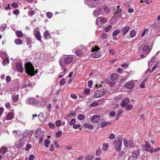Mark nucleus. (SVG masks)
<instances>
[{
    "instance_id": "obj_1",
    "label": "nucleus",
    "mask_w": 160,
    "mask_h": 160,
    "mask_svg": "<svg viewBox=\"0 0 160 160\" xmlns=\"http://www.w3.org/2000/svg\"><path fill=\"white\" fill-rule=\"evenodd\" d=\"M73 60L72 58L70 56L64 57L63 58L59 60V64L63 68L62 69L64 70V72L66 71V66L70 64Z\"/></svg>"
},
{
    "instance_id": "obj_2",
    "label": "nucleus",
    "mask_w": 160,
    "mask_h": 160,
    "mask_svg": "<svg viewBox=\"0 0 160 160\" xmlns=\"http://www.w3.org/2000/svg\"><path fill=\"white\" fill-rule=\"evenodd\" d=\"M25 72L31 76L34 75L37 72L35 71L33 66L30 62H27L25 65Z\"/></svg>"
},
{
    "instance_id": "obj_3",
    "label": "nucleus",
    "mask_w": 160,
    "mask_h": 160,
    "mask_svg": "<svg viewBox=\"0 0 160 160\" xmlns=\"http://www.w3.org/2000/svg\"><path fill=\"white\" fill-rule=\"evenodd\" d=\"M99 49L100 48L98 46H95L93 47L92 49V52L96 51V52L91 54L92 57L96 58H98L100 57L101 56V53L98 51Z\"/></svg>"
},
{
    "instance_id": "obj_4",
    "label": "nucleus",
    "mask_w": 160,
    "mask_h": 160,
    "mask_svg": "<svg viewBox=\"0 0 160 160\" xmlns=\"http://www.w3.org/2000/svg\"><path fill=\"white\" fill-rule=\"evenodd\" d=\"M92 0H84L85 4L90 8L96 7L97 3L94 2Z\"/></svg>"
},
{
    "instance_id": "obj_5",
    "label": "nucleus",
    "mask_w": 160,
    "mask_h": 160,
    "mask_svg": "<svg viewBox=\"0 0 160 160\" xmlns=\"http://www.w3.org/2000/svg\"><path fill=\"white\" fill-rule=\"evenodd\" d=\"M37 100L33 98H29L26 101V103L28 104H32L35 105L37 104Z\"/></svg>"
},
{
    "instance_id": "obj_6",
    "label": "nucleus",
    "mask_w": 160,
    "mask_h": 160,
    "mask_svg": "<svg viewBox=\"0 0 160 160\" xmlns=\"http://www.w3.org/2000/svg\"><path fill=\"white\" fill-rule=\"evenodd\" d=\"M142 48L143 52L145 54L148 53L150 50L149 46L148 45H142L139 47V49Z\"/></svg>"
},
{
    "instance_id": "obj_7",
    "label": "nucleus",
    "mask_w": 160,
    "mask_h": 160,
    "mask_svg": "<svg viewBox=\"0 0 160 160\" xmlns=\"http://www.w3.org/2000/svg\"><path fill=\"white\" fill-rule=\"evenodd\" d=\"M100 119V117L99 115H95L92 116L91 117V120L92 122L97 123L99 122Z\"/></svg>"
},
{
    "instance_id": "obj_8",
    "label": "nucleus",
    "mask_w": 160,
    "mask_h": 160,
    "mask_svg": "<svg viewBox=\"0 0 160 160\" xmlns=\"http://www.w3.org/2000/svg\"><path fill=\"white\" fill-rule=\"evenodd\" d=\"M105 94L104 91L102 90H97L94 93V96L96 98L103 96Z\"/></svg>"
},
{
    "instance_id": "obj_9",
    "label": "nucleus",
    "mask_w": 160,
    "mask_h": 160,
    "mask_svg": "<svg viewBox=\"0 0 160 160\" xmlns=\"http://www.w3.org/2000/svg\"><path fill=\"white\" fill-rule=\"evenodd\" d=\"M32 83L28 80H25L24 83L22 86V88H27L28 87L31 88L32 87Z\"/></svg>"
},
{
    "instance_id": "obj_10",
    "label": "nucleus",
    "mask_w": 160,
    "mask_h": 160,
    "mask_svg": "<svg viewBox=\"0 0 160 160\" xmlns=\"http://www.w3.org/2000/svg\"><path fill=\"white\" fill-rule=\"evenodd\" d=\"M134 82L132 81H128L125 85V88L129 89H132L134 87Z\"/></svg>"
},
{
    "instance_id": "obj_11",
    "label": "nucleus",
    "mask_w": 160,
    "mask_h": 160,
    "mask_svg": "<svg viewBox=\"0 0 160 160\" xmlns=\"http://www.w3.org/2000/svg\"><path fill=\"white\" fill-rule=\"evenodd\" d=\"M124 143L126 147H132L134 146L133 143L132 141H128L127 140L125 139L124 140Z\"/></svg>"
},
{
    "instance_id": "obj_12",
    "label": "nucleus",
    "mask_w": 160,
    "mask_h": 160,
    "mask_svg": "<svg viewBox=\"0 0 160 160\" xmlns=\"http://www.w3.org/2000/svg\"><path fill=\"white\" fill-rule=\"evenodd\" d=\"M34 34L37 40L42 43V41L41 40V37L40 31L38 30H36L34 33Z\"/></svg>"
},
{
    "instance_id": "obj_13",
    "label": "nucleus",
    "mask_w": 160,
    "mask_h": 160,
    "mask_svg": "<svg viewBox=\"0 0 160 160\" xmlns=\"http://www.w3.org/2000/svg\"><path fill=\"white\" fill-rule=\"evenodd\" d=\"M107 19L103 17H100L98 18L96 20V23L97 24L98 22H100L101 24H102L106 22Z\"/></svg>"
},
{
    "instance_id": "obj_14",
    "label": "nucleus",
    "mask_w": 160,
    "mask_h": 160,
    "mask_svg": "<svg viewBox=\"0 0 160 160\" xmlns=\"http://www.w3.org/2000/svg\"><path fill=\"white\" fill-rule=\"evenodd\" d=\"M16 69L17 71L21 73L23 72V69L22 64H17L16 66Z\"/></svg>"
},
{
    "instance_id": "obj_15",
    "label": "nucleus",
    "mask_w": 160,
    "mask_h": 160,
    "mask_svg": "<svg viewBox=\"0 0 160 160\" xmlns=\"http://www.w3.org/2000/svg\"><path fill=\"white\" fill-rule=\"evenodd\" d=\"M130 102V100L128 98L123 99L121 103L122 107H125L126 105Z\"/></svg>"
},
{
    "instance_id": "obj_16",
    "label": "nucleus",
    "mask_w": 160,
    "mask_h": 160,
    "mask_svg": "<svg viewBox=\"0 0 160 160\" xmlns=\"http://www.w3.org/2000/svg\"><path fill=\"white\" fill-rule=\"evenodd\" d=\"M130 29V27L127 25L123 27L122 30V34L125 35L128 32Z\"/></svg>"
},
{
    "instance_id": "obj_17",
    "label": "nucleus",
    "mask_w": 160,
    "mask_h": 160,
    "mask_svg": "<svg viewBox=\"0 0 160 160\" xmlns=\"http://www.w3.org/2000/svg\"><path fill=\"white\" fill-rule=\"evenodd\" d=\"M142 147L144 148V150L147 151H151V145L148 143L146 142L145 145H142Z\"/></svg>"
},
{
    "instance_id": "obj_18",
    "label": "nucleus",
    "mask_w": 160,
    "mask_h": 160,
    "mask_svg": "<svg viewBox=\"0 0 160 160\" xmlns=\"http://www.w3.org/2000/svg\"><path fill=\"white\" fill-rule=\"evenodd\" d=\"M132 156L135 158H137L139 155V151L137 149L134 151L132 153Z\"/></svg>"
},
{
    "instance_id": "obj_19",
    "label": "nucleus",
    "mask_w": 160,
    "mask_h": 160,
    "mask_svg": "<svg viewBox=\"0 0 160 160\" xmlns=\"http://www.w3.org/2000/svg\"><path fill=\"white\" fill-rule=\"evenodd\" d=\"M101 13V10L100 9L95 10L93 12V15L96 17L98 16Z\"/></svg>"
},
{
    "instance_id": "obj_20",
    "label": "nucleus",
    "mask_w": 160,
    "mask_h": 160,
    "mask_svg": "<svg viewBox=\"0 0 160 160\" xmlns=\"http://www.w3.org/2000/svg\"><path fill=\"white\" fill-rule=\"evenodd\" d=\"M118 78V76L117 74H112L110 76V79L113 81L116 80Z\"/></svg>"
},
{
    "instance_id": "obj_21",
    "label": "nucleus",
    "mask_w": 160,
    "mask_h": 160,
    "mask_svg": "<svg viewBox=\"0 0 160 160\" xmlns=\"http://www.w3.org/2000/svg\"><path fill=\"white\" fill-rule=\"evenodd\" d=\"M44 35L45 39H48L50 38L51 36L48 31L46 30L44 33Z\"/></svg>"
},
{
    "instance_id": "obj_22",
    "label": "nucleus",
    "mask_w": 160,
    "mask_h": 160,
    "mask_svg": "<svg viewBox=\"0 0 160 160\" xmlns=\"http://www.w3.org/2000/svg\"><path fill=\"white\" fill-rule=\"evenodd\" d=\"M75 53L77 56L80 57L83 53V51L82 49H78L77 50V51H76Z\"/></svg>"
},
{
    "instance_id": "obj_23",
    "label": "nucleus",
    "mask_w": 160,
    "mask_h": 160,
    "mask_svg": "<svg viewBox=\"0 0 160 160\" xmlns=\"http://www.w3.org/2000/svg\"><path fill=\"white\" fill-rule=\"evenodd\" d=\"M7 148L6 147L3 146L0 149V153L3 154L7 152Z\"/></svg>"
},
{
    "instance_id": "obj_24",
    "label": "nucleus",
    "mask_w": 160,
    "mask_h": 160,
    "mask_svg": "<svg viewBox=\"0 0 160 160\" xmlns=\"http://www.w3.org/2000/svg\"><path fill=\"white\" fill-rule=\"evenodd\" d=\"M105 82L107 84L111 85L112 86H113L115 85V82L110 81L109 79H107L105 81Z\"/></svg>"
},
{
    "instance_id": "obj_25",
    "label": "nucleus",
    "mask_w": 160,
    "mask_h": 160,
    "mask_svg": "<svg viewBox=\"0 0 160 160\" xmlns=\"http://www.w3.org/2000/svg\"><path fill=\"white\" fill-rule=\"evenodd\" d=\"M118 146H115V147L116 149V150L118 152H119L120 151V150L121 149V141L119 140L118 142Z\"/></svg>"
},
{
    "instance_id": "obj_26",
    "label": "nucleus",
    "mask_w": 160,
    "mask_h": 160,
    "mask_svg": "<svg viewBox=\"0 0 160 160\" xmlns=\"http://www.w3.org/2000/svg\"><path fill=\"white\" fill-rule=\"evenodd\" d=\"M13 115L12 113L9 112L7 115L6 117L8 120H10L13 118Z\"/></svg>"
},
{
    "instance_id": "obj_27",
    "label": "nucleus",
    "mask_w": 160,
    "mask_h": 160,
    "mask_svg": "<svg viewBox=\"0 0 160 160\" xmlns=\"http://www.w3.org/2000/svg\"><path fill=\"white\" fill-rule=\"evenodd\" d=\"M16 33L18 37L22 38L23 37V33L21 31H17Z\"/></svg>"
},
{
    "instance_id": "obj_28",
    "label": "nucleus",
    "mask_w": 160,
    "mask_h": 160,
    "mask_svg": "<svg viewBox=\"0 0 160 160\" xmlns=\"http://www.w3.org/2000/svg\"><path fill=\"white\" fill-rule=\"evenodd\" d=\"M119 140L121 141V144H122V139L120 137V138H119L117 141L114 140L113 142V144L114 145V146H118V142L119 141Z\"/></svg>"
},
{
    "instance_id": "obj_29",
    "label": "nucleus",
    "mask_w": 160,
    "mask_h": 160,
    "mask_svg": "<svg viewBox=\"0 0 160 160\" xmlns=\"http://www.w3.org/2000/svg\"><path fill=\"white\" fill-rule=\"evenodd\" d=\"M12 99L14 102H17L19 99V95H12Z\"/></svg>"
},
{
    "instance_id": "obj_30",
    "label": "nucleus",
    "mask_w": 160,
    "mask_h": 160,
    "mask_svg": "<svg viewBox=\"0 0 160 160\" xmlns=\"http://www.w3.org/2000/svg\"><path fill=\"white\" fill-rule=\"evenodd\" d=\"M14 41L15 43L18 45H21L22 43V40L19 38L15 39Z\"/></svg>"
},
{
    "instance_id": "obj_31",
    "label": "nucleus",
    "mask_w": 160,
    "mask_h": 160,
    "mask_svg": "<svg viewBox=\"0 0 160 160\" xmlns=\"http://www.w3.org/2000/svg\"><path fill=\"white\" fill-rule=\"evenodd\" d=\"M9 60L8 58H4L2 61V64L3 65H5L6 64L9 63Z\"/></svg>"
},
{
    "instance_id": "obj_32",
    "label": "nucleus",
    "mask_w": 160,
    "mask_h": 160,
    "mask_svg": "<svg viewBox=\"0 0 160 160\" xmlns=\"http://www.w3.org/2000/svg\"><path fill=\"white\" fill-rule=\"evenodd\" d=\"M130 34V37L131 38H133L136 36V32L135 31H134L133 30H132L131 31Z\"/></svg>"
},
{
    "instance_id": "obj_33",
    "label": "nucleus",
    "mask_w": 160,
    "mask_h": 160,
    "mask_svg": "<svg viewBox=\"0 0 160 160\" xmlns=\"http://www.w3.org/2000/svg\"><path fill=\"white\" fill-rule=\"evenodd\" d=\"M108 145L107 143H104L103 144L102 149L104 151H106L108 149Z\"/></svg>"
},
{
    "instance_id": "obj_34",
    "label": "nucleus",
    "mask_w": 160,
    "mask_h": 160,
    "mask_svg": "<svg viewBox=\"0 0 160 160\" xmlns=\"http://www.w3.org/2000/svg\"><path fill=\"white\" fill-rule=\"evenodd\" d=\"M50 143V141L48 139H46L44 141V145L46 148L49 147V144Z\"/></svg>"
},
{
    "instance_id": "obj_35",
    "label": "nucleus",
    "mask_w": 160,
    "mask_h": 160,
    "mask_svg": "<svg viewBox=\"0 0 160 160\" xmlns=\"http://www.w3.org/2000/svg\"><path fill=\"white\" fill-rule=\"evenodd\" d=\"M93 158V156L90 155H88L85 157L86 160H92Z\"/></svg>"
},
{
    "instance_id": "obj_36",
    "label": "nucleus",
    "mask_w": 160,
    "mask_h": 160,
    "mask_svg": "<svg viewBox=\"0 0 160 160\" xmlns=\"http://www.w3.org/2000/svg\"><path fill=\"white\" fill-rule=\"evenodd\" d=\"M120 31L119 30H116L114 31L112 33V36H116L118 35L120 33Z\"/></svg>"
},
{
    "instance_id": "obj_37",
    "label": "nucleus",
    "mask_w": 160,
    "mask_h": 160,
    "mask_svg": "<svg viewBox=\"0 0 160 160\" xmlns=\"http://www.w3.org/2000/svg\"><path fill=\"white\" fill-rule=\"evenodd\" d=\"M85 118V116L82 114H79L78 116V119L80 120H83Z\"/></svg>"
},
{
    "instance_id": "obj_38",
    "label": "nucleus",
    "mask_w": 160,
    "mask_h": 160,
    "mask_svg": "<svg viewBox=\"0 0 160 160\" xmlns=\"http://www.w3.org/2000/svg\"><path fill=\"white\" fill-rule=\"evenodd\" d=\"M122 111L120 110L118 111V113L117 114L116 117V119L118 120L119 119L120 116L121 115V114L122 113Z\"/></svg>"
},
{
    "instance_id": "obj_39",
    "label": "nucleus",
    "mask_w": 160,
    "mask_h": 160,
    "mask_svg": "<svg viewBox=\"0 0 160 160\" xmlns=\"http://www.w3.org/2000/svg\"><path fill=\"white\" fill-rule=\"evenodd\" d=\"M133 106L131 104H129L128 105L126 108V110H131L133 108Z\"/></svg>"
},
{
    "instance_id": "obj_40",
    "label": "nucleus",
    "mask_w": 160,
    "mask_h": 160,
    "mask_svg": "<svg viewBox=\"0 0 160 160\" xmlns=\"http://www.w3.org/2000/svg\"><path fill=\"white\" fill-rule=\"evenodd\" d=\"M84 126L88 128L92 129L93 128V126L92 125L87 123H85Z\"/></svg>"
},
{
    "instance_id": "obj_41",
    "label": "nucleus",
    "mask_w": 160,
    "mask_h": 160,
    "mask_svg": "<svg viewBox=\"0 0 160 160\" xmlns=\"http://www.w3.org/2000/svg\"><path fill=\"white\" fill-rule=\"evenodd\" d=\"M62 134V132L61 131H59L56 133V136L57 138H59L61 136Z\"/></svg>"
},
{
    "instance_id": "obj_42",
    "label": "nucleus",
    "mask_w": 160,
    "mask_h": 160,
    "mask_svg": "<svg viewBox=\"0 0 160 160\" xmlns=\"http://www.w3.org/2000/svg\"><path fill=\"white\" fill-rule=\"evenodd\" d=\"M35 12L33 10H31L28 12V15L30 16H33L35 14Z\"/></svg>"
},
{
    "instance_id": "obj_43",
    "label": "nucleus",
    "mask_w": 160,
    "mask_h": 160,
    "mask_svg": "<svg viewBox=\"0 0 160 160\" xmlns=\"http://www.w3.org/2000/svg\"><path fill=\"white\" fill-rule=\"evenodd\" d=\"M112 25H109L108 26L105 28V31L106 32H108L112 28Z\"/></svg>"
},
{
    "instance_id": "obj_44",
    "label": "nucleus",
    "mask_w": 160,
    "mask_h": 160,
    "mask_svg": "<svg viewBox=\"0 0 160 160\" xmlns=\"http://www.w3.org/2000/svg\"><path fill=\"white\" fill-rule=\"evenodd\" d=\"M104 11L106 13H108L110 11V8L107 6H105L104 7Z\"/></svg>"
},
{
    "instance_id": "obj_45",
    "label": "nucleus",
    "mask_w": 160,
    "mask_h": 160,
    "mask_svg": "<svg viewBox=\"0 0 160 160\" xmlns=\"http://www.w3.org/2000/svg\"><path fill=\"white\" fill-rule=\"evenodd\" d=\"M13 14L17 15L20 13V12L18 9H16L13 11Z\"/></svg>"
},
{
    "instance_id": "obj_46",
    "label": "nucleus",
    "mask_w": 160,
    "mask_h": 160,
    "mask_svg": "<svg viewBox=\"0 0 160 160\" xmlns=\"http://www.w3.org/2000/svg\"><path fill=\"white\" fill-rule=\"evenodd\" d=\"M47 16L48 18H50L52 16V14L50 12H48L47 13Z\"/></svg>"
},
{
    "instance_id": "obj_47",
    "label": "nucleus",
    "mask_w": 160,
    "mask_h": 160,
    "mask_svg": "<svg viewBox=\"0 0 160 160\" xmlns=\"http://www.w3.org/2000/svg\"><path fill=\"white\" fill-rule=\"evenodd\" d=\"M107 34L106 33H103L101 35V38L102 39H104L106 38L107 37Z\"/></svg>"
},
{
    "instance_id": "obj_48",
    "label": "nucleus",
    "mask_w": 160,
    "mask_h": 160,
    "mask_svg": "<svg viewBox=\"0 0 160 160\" xmlns=\"http://www.w3.org/2000/svg\"><path fill=\"white\" fill-rule=\"evenodd\" d=\"M11 6L14 8H16L18 7V4L16 2H13L11 4Z\"/></svg>"
},
{
    "instance_id": "obj_49",
    "label": "nucleus",
    "mask_w": 160,
    "mask_h": 160,
    "mask_svg": "<svg viewBox=\"0 0 160 160\" xmlns=\"http://www.w3.org/2000/svg\"><path fill=\"white\" fill-rule=\"evenodd\" d=\"M61 121L60 120L57 121L56 122V126L58 127L60 126L61 125Z\"/></svg>"
},
{
    "instance_id": "obj_50",
    "label": "nucleus",
    "mask_w": 160,
    "mask_h": 160,
    "mask_svg": "<svg viewBox=\"0 0 160 160\" xmlns=\"http://www.w3.org/2000/svg\"><path fill=\"white\" fill-rule=\"evenodd\" d=\"M158 63H156L153 67H152V70H151V71H153L155 70V69L158 68Z\"/></svg>"
},
{
    "instance_id": "obj_51",
    "label": "nucleus",
    "mask_w": 160,
    "mask_h": 160,
    "mask_svg": "<svg viewBox=\"0 0 160 160\" xmlns=\"http://www.w3.org/2000/svg\"><path fill=\"white\" fill-rule=\"evenodd\" d=\"M40 133H41V134L42 135H41V137L40 138V139L39 140V143H40L42 142V141L43 140V138L42 137L43 136L44 134H43V133L42 132H41Z\"/></svg>"
},
{
    "instance_id": "obj_52",
    "label": "nucleus",
    "mask_w": 160,
    "mask_h": 160,
    "mask_svg": "<svg viewBox=\"0 0 160 160\" xmlns=\"http://www.w3.org/2000/svg\"><path fill=\"white\" fill-rule=\"evenodd\" d=\"M115 138V136L114 134L112 133H111L110 135L109 138L111 140H112L114 139Z\"/></svg>"
},
{
    "instance_id": "obj_53",
    "label": "nucleus",
    "mask_w": 160,
    "mask_h": 160,
    "mask_svg": "<svg viewBox=\"0 0 160 160\" xmlns=\"http://www.w3.org/2000/svg\"><path fill=\"white\" fill-rule=\"evenodd\" d=\"M75 122V119H72L70 121L69 124L71 125H74V123Z\"/></svg>"
},
{
    "instance_id": "obj_54",
    "label": "nucleus",
    "mask_w": 160,
    "mask_h": 160,
    "mask_svg": "<svg viewBox=\"0 0 160 160\" xmlns=\"http://www.w3.org/2000/svg\"><path fill=\"white\" fill-rule=\"evenodd\" d=\"M119 152L118 155L119 157H122L124 155V152L123 151H119L118 152Z\"/></svg>"
},
{
    "instance_id": "obj_55",
    "label": "nucleus",
    "mask_w": 160,
    "mask_h": 160,
    "mask_svg": "<svg viewBox=\"0 0 160 160\" xmlns=\"http://www.w3.org/2000/svg\"><path fill=\"white\" fill-rule=\"evenodd\" d=\"M116 113L114 111H112L110 112L109 115L112 117H114L115 116Z\"/></svg>"
},
{
    "instance_id": "obj_56",
    "label": "nucleus",
    "mask_w": 160,
    "mask_h": 160,
    "mask_svg": "<svg viewBox=\"0 0 160 160\" xmlns=\"http://www.w3.org/2000/svg\"><path fill=\"white\" fill-rule=\"evenodd\" d=\"M108 124V122H102L101 125V127L102 128H103L105 126H106V125H107Z\"/></svg>"
},
{
    "instance_id": "obj_57",
    "label": "nucleus",
    "mask_w": 160,
    "mask_h": 160,
    "mask_svg": "<svg viewBox=\"0 0 160 160\" xmlns=\"http://www.w3.org/2000/svg\"><path fill=\"white\" fill-rule=\"evenodd\" d=\"M81 127V126L79 124H74L73 126V127L74 129H77Z\"/></svg>"
},
{
    "instance_id": "obj_58",
    "label": "nucleus",
    "mask_w": 160,
    "mask_h": 160,
    "mask_svg": "<svg viewBox=\"0 0 160 160\" xmlns=\"http://www.w3.org/2000/svg\"><path fill=\"white\" fill-rule=\"evenodd\" d=\"M71 97L72 98L74 99H76L77 98V96L74 93H71Z\"/></svg>"
},
{
    "instance_id": "obj_59",
    "label": "nucleus",
    "mask_w": 160,
    "mask_h": 160,
    "mask_svg": "<svg viewBox=\"0 0 160 160\" xmlns=\"http://www.w3.org/2000/svg\"><path fill=\"white\" fill-rule=\"evenodd\" d=\"M65 83V80L64 79H62L60 82L61 85H63Z\"/></svg>"
},
{
    "instance_id": "obj_60",
    "label": "nucleus",
    "mask_w": 160,
    "mask_h": 160,
    "mask_svg": "<svg viewBox=\"0 0 160 160\" xmlns=\"http://www.w3.org/2000/svg\"><path fill=\"white\" fill-rule=\"evenodd\" d=\"M31 148V145L29 144H28L27 145L26 148L25 150L28 151L29 150V149Z\"/></svg>"
},
{
    "instance_id": "obj_61",
    "label": "nucleus",
    "mask_w": 160,
    "mask_h": 160,
    "mask_svg": "<svg viewBox=\"0 0 160 160\" xmlns=\"http://www.w3.org/2000/svg\"><path fill=\"white\" fill-rule=\"evenodd\" d=\"M101 152V149H98L96 151V154L97 155H99Z\"/></svg>"
},
{
    "instance_id": "obj_62",
    "label": "nucleus",
    "mask_w": 160,
    "mask_h": 160,
    "mask_svg": "<svg viewBox=\"0 0 160 160\" xmlns=\"http://www.w3.org/2000/svg\"><path fill=\"white\" fill-rule=\"evenodd\" d=\"M90 92V90L89 89H87L85 90L84 91L85 94H88Z\"/></svg>"
},
{
    "instance_id": "obj_63",
    "label": "nucleus",
    "mask_w": 160,
    "mask_h": 160,
    "mask_svg": "<svg viewBox=\"0 0 160 160\" xmlns=\"http://www.w3.org/2000/svg\"><path fill=\"white\" fill-rule=\"evenodd\" d=\"M49 126L52 129H53L54 128L55 125L54 124L52 123H50L49 124Z\"/></svg>"
},
{
    "instance_id": "obj_64",
    "label": "nucleus",
    "mask_w": 160,
    "mask_h": 160,
    "mask_svg": "<svg viewBox=\"0 0 160 160\" xmlns=\"http://www.w3.org/2000/svg\"><path fill=\"white\" fill-rule=\"evenodd\" d=\"M128 160H137V159L134 158L132 156H130L128 158Z\"/></svg>"
}]
</instances>
